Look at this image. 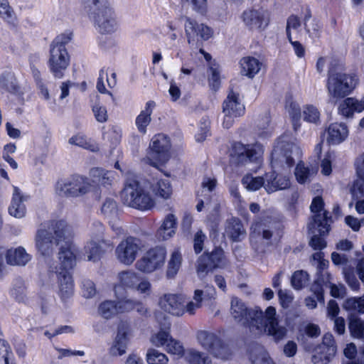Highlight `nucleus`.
<instances>
[{
    "label": "nucleus",
    "instance_id": "obj_1",
    "mask_svg": "<svg viewBox=\"0 0 364 364\" xmlns=\"http://www.w3.org/2000/svg\"><path fill=\"white\" fill-rule=\"evenodd\" d=\"M230 312L235 322L248 327L255 335L266 334L275 341L284 339L287 335V330L279 325L276 309L273 306H268L264 311L258 307L248 309L241 299L233 297Z\"/></svg>",
    "mask_w": 364,
    "mask_h": 364
},
{
    "label": "nucleus",
    "instance_id": "obj_2",
    "mask_svg": "<svg viewBox=\"0 0 364 364\" xmlns=\"http://www.w3.org/2000/svg\"><path fill=\"white\" fill-rule=\"evenodd\" d=\"M302 151L295 143L280 140L277 143L271 155V164L274 169L272 173L265 175L264 188L268 193L277 190H284L290 187L291 181L288 175H282L277 171L280 169L288 172L296 161H299Z\"/></svg>",
    "mask_w": 364,
    "mask_h": 364
},
{
    "label": "nucleus",
    "instance_id": "obj_3",
    "mask_svg": "<svg viewBox=\"0 0 364 364\" xmlns=\"http://www.w3.org/2000/svg\"><path fill=\"white\" fill-rule=\"evenodd\" d=\"M89 19L101 34L114 33L119 26L117 14L108 0H80Z\"/></svg>",
    "mask_w": 364,
    "mask_h": 364
},
{
    "label": "nucleus",
    "instance_id": "obj_4",
    "mask_svg": "<svg viewBox=\"0 0 364 364\" xmlns=\"http://www.w3.org/2000/svg\"><path fill=\"white\" fill-rule=\"evenodd\" d=\"M74 235L73 228L64 220L55 221L49 230L40 229L36 235V247L38 252L49 259L60 241L69 240Z\"/></svg>",
    "mask_w": 364,
    "mask_h": 364
},
{
    "label": "nucleus",
    "instance_id": "obj_5",
    "mask_svg": "<svg viewBox=\"0 0 364 364\" xmlns=\"http://www.w3.org/2000/svg\"><path fill=\"white\" fill-rule=\"evenodd\" d=\"M105 227L100 221L92 223L90 229V238L87 241L84 251L88 261L96 262L101 259L105 253L111 250L113 244L105 238Z\"/></svg>",
    "mask_w": 364,
    "mask_h": 364
},
{
    "label": "nucleus",
    "instance_id": "obj_6",
    "mask_svg": "<svg viewBox=\"0 0 364 364\" xmlns=\"http://www.w3.org/2000/svg\"><path fill=\"white\" fill-rule=\"evenodd\" d=\"M121 198L125 205L139 210H149L154 205V200L134 178H127Z\"/></svg>",
    "mask_w": 364,
    "mask_h": 364
},
{
    "label": "nucleus",
    "instance_id": "obj_7",
    "mask_svg": "<svg viewBox=\"0 0 364 364\" xmlns=\"http://www.w3.org/2000/svg\"><path fill=\"white\" fill-rule=\"evenodd\" d=\"M327 89L330 96L334 98H341L349 95L358 83L355 75L343 73H335L333 63L328 71Z\"/></svg>",
    "mask_w": 364,
    "mask_h": 364
},
{
    "label": "nucleus",
    "instance_id": "obj_8",
    "mask_svg": "<svg viewBox=\"0 0 364 364\" xmlns=\"http://www.w3.org/2000/svg\"><path fill=\"white\" fill-rule=\"evenodd\" d=\"M274 224L269 220L255 221L251 226L250 245L257 255L265 252L271 244Z\"/></svg>",
    "mask_w": 364,
    "mask_h": 364
},
{
    "label": "nucleus",
    "instance_id": "obj_9",
    "mask_svg": "<svg viewBox=\"0 0 364 364\" xmlns=\"http://www.w3.org/2000/svg\"><path fill=\"white\" fill-rule=\"evenodd\" d=\"M91 188L92 185L86 177L74 175L58 181L55 193L61 197L76 198L89 193Z\"/></svg>",
    "mask_w": 364,
    "mask_h": 364
},
{
    "label": "nucleus",
    "instance_id": "obj_10",
    "mask_svg": "<svg viewBox=\"0 0 364 364\" xmlns=\"http://www.w3.org/2000/svg\"><path fill=\"white\" fill-rule=\"evenodd\" d=\"M118 282L114 286L115 296L119 297V290H136L140 294H149L151 283L144 278H141L138 273L133 270L122 271L117 274Z\"/></svg>",
    "mask_w": 364,
    "mask_h": 364
},
{
    "label": "nucleus",
    "instance_id": "obj_11",
    "mask_svg": "<svg viewBox=\"0 0 364 364\" xmlns=\"http://www.w3.org/2000/svg\"><path fill=\"white\" fill-rule=\"evenodd\" d=\"M245 112V107L238 92L230 89L223 102V127L230 128L236 119L242 117Z\"/></svg>",
    "mask_w": 364,
    "mask_h": 364
},
{
    "label": "nucleus",
    "instance_id": "obj_12",
    "mask_svg": "<svg viewBox=\"0 0 364 364\" xmlns=\"http://www.w3.org/2000/svg\"><path fill=\"white\" fill-rule=\"evenodd\" d=\"M142 249L143 245L139 238L129 236L117 245L114 250V255L120 264L124 266H131Z\"/></svg>",
    "mask_w": 364,
    "mask_h": 364
},
{
    "label": "nucleus",
    "instance_id": "obj_13",
    "mask_svg": "<svg viewBox=\"0 0 364 364\" xmlns=\"http://www.w3.org/2000/svg\"><path fill=\"white\" fill-rule=\"evenodd\" d=\"M166 257L164 247L157 246L150 248L136 261L135 268L142 273L151 274L164 266Z\"/></svg>",
    "mask_w": 364,
    "mask_h": 364
},
{
    "label": "nucleus",
    "instance_id": "obj_14",
    "mask_svg": "<svg viewBox=\"0 0 364 364\" xmlns=\"http://www.w3.org/2000/svg\"><path fill=\"white\" fill-rule=\"evenodd\" d=\"M264 150L259 144L244 145L235 143L230 154L231 160L238 165H247L249 163H257L260 161Z\"/></svg>",
    "mask_w": 364,
    "mask_h": 364
},
{
    "label": "nucleus",
    "instance_id": "obj_15",
    "mask_svg": "<svg viewBox=\"0 0 364 364\" xmlns=\"http://www.w3.org/2000/svg\"><path fill=\"white\" fill-rule=\"evenodd\" d=\"M309 234L312 237L309 241V245L315 250L324 249L326 242L321 236L327 234L330 230L329 218L326 213L316 215L308 225Z\"/></svg>",
    "mask_w": 364,
    "mask_h": 364
},
{
    "label": "nucleus",
    "instance_id": "obj_16",
    "mask_svg": "<svg viewBox=\"0 0 364 364\" xmlns=\"http://www.w3.org/2000/svg\"><path fill=\"white\" fill-rule=\"evenodd\" d=\"M133 336V329L129 322L121 321L117 327L109 352L112 356H122L127 353L129 341Z\"/></svg>",
    "mask_w": 364,
    "mask_h": 364
},
{
    "label": "nucleus",
    "instance_id": "obj_17",
    "mask_svg": "<svg viewBox=\"0 0 364 364\" xmlns=\"http://www.w3.org/2000/svg\"><path fill=\"white\" fill-rule=\"evenodd\" d=\"M196 337L199 344L215 357L221 359L228 358V348L223 344L215 333L208 331H200L197 333Z\"/></svg>",
    "mask_w": 364,
    "mask_h": 364
},
{
    "label": "nucleus",
    "instance_id": "obj_18",
    "mask_svg": "<svg viewBox=\"0 0 364 364\" xmlns=\"http://www.w3.org/2000/svg\"><path fill=\"white\" fill-rule=\"evenodd\" d=\"M228 262L221 248H216L210 253H204L198 259L197 272L204 276L209 271L216 268H224Z\"/></svg>",
    "mask_w": 364,
    "mask_h": 364
},
{
    "label": "nucleus",
    "instance_id": "obj_19",
    "mask_svg": "<svg viewBox=\"0 0 364 364\" xmlns=\"http://www.w3.org/2000/svg\"><path fill=\"white\" fill-rule=\"evenodd\" d=\"M151 153L150 164L153 166H157L158 164H164L169 159L168 150L170 149V141L168 138L162 134L155 135L150 144Z\"/></svg>",
    "mask_w": 364,
    "mask_h": 364
},
{
    "label": "nucleus",
    "instance_id": "obj_20",
    "mask_svg": "<svg viewBox=\"0 0 364 364\" xmlns=\"http://www.w3.org/2000/svg\"><path fill=\"white\" fill-rule=\"evenodd\" d=\"M70 63V56L66 48L50 46V57L48 67L51 73L56 78H62L64 71Z\"/></svg>",
    "mask_w": 364,
    "mask_h": 364
},
{
    "label": "nucleus",
    "instance_id": "obj_21",
    "mask_svg": "<svg viewBox=\"0 0 364 364\" xmlns=\"http://www.w3.org/2000/svg\"><path fill=\"white\" fill-rule=\"evenodd\" d=\"M48 272L55 273L58 278V295L63 301L70 299L74 292V284L70 272L59 271L58 266L50 261L48 263Z\"/></svg>",
    "mask_w": 364,
    "mask_h": 364
},
{
    "label": "nucleus",
    "instance_id": "obj_22",
    "mask_svg": "<svg viewBox=\"0 0 364 364\" xmlns=\"http://www.w3.org/2000/svg\"><path fill=\"white\" fill-rule=\"evenodd\" d=\"M244 25L250 30H264L269 24V16L264 10L249 9L240 16Z\"/></svg>",
    "mask_w": 364,
    "mask_h": 364
},
{
    "label": "nucleus",
    "instance_id": "obj_23",
    "mask_svg": "<svg viewBox=\"0 0 364 364\" xmlns=\"http://www.w3.org/2000/svg\"><path fill=\"white\" fill-rule=\"evenodd\" d=\"M185 20V32L189 44L193 42L196 38L206 41L212 36V30L208 26L203 23L198 24L188 17H186Z\"/></svg>",
    "mask_w": 364,
    "mask_h": 364
},
{
    "label": "nucleus",
    "instance_id": "obj_24",
    "mask_svg": "<svg viewBox=\"0 0 364 364\" xmlns=\"http://www.w3.org/2000/svg\"><path fill=\"white\" fill-rule=\"evenodd\" d=\"M30 196L23 193L17 186H13V193L8 211L11 216L21 219L26 215V207L24 204Z\"/></svg>",
    "mask_w": 364,
    "mask_h": 364
},
{
    "label": "nucleus",
    "instance_id": "obj_25",
    "mask_svg": "<svg viewBox=\"0 0 364 364\" xmlns=\"http://www.w3.org/2000/svg\"><path fill=\"white\" fill-rule=\"evenodd\" d=\"M183 303L184 297L181 294H165L159 299V306L162 309L177 316L183 315Z\"/></svg>",
    "mask_w": 364,
    "mask_h": 364
},
{
    "label": "nucleus",
    "instance_id": "obj_26",
    "mask_svg": "<svg viewBox=\"0 0 364 364\" xmlns=\"http://www.w3.org/2000/svg\"><path fill=\"white\" fill-rule=\"evenodd\" d=\"M58 259L60 266L58 267L59 271L70 272L76 264V250L73 244L66 243L60 248Z\"/></svg>",
    "mask_w": 364,
    "mask_h": 364
},
{
    "label": "nucleus",
    "instance_id": "obj_27",
    "mask_svg": "<svg viewBox=\"0 0 364 364\" xmlns=\"http://www.w3.org/2000/svg\"><path fill=\"white\" fill-rule=\"evenodd\" d=\"M327 134L328 142L337 145L346 139L348 136V129L345 123H332L327 129Z\"/></svg>",
    "mask_w": 364,
    "mask_h": 364
},
{
    "label": "nucleus",
    "instance_id": "obj_28",
    "mask_svg": "<svg viewBox=\"0 0 364 364\" xmlns=\"http://www.w3.org/2000/svg\"><path fill=\"white\" fill-rule=\"evenodd\" d=\"M177 218L173 213H169L162 221L160 228L158 229L156 236L160 240H166L176 234L177 228Z\"/></svg>",
    "mask_w": 364,
    "mask_h": 364
},
{
    "label": "nucleus",
    "instance_id": "obj_29",
    "mask_svg": "<svg viewBox=\"0 0 364 364\" xmlns=\"http://www.w3.org/2000/svg\"><path fill=\"white\" fill-rule=\"evenodd\" d=\"M4 256L7 264L16 266H25L31 259V256L22 247L5 250Z\"/></svg>",
    "mask_w": 364,
    "mask_h": 364
},
{
    "label": "nucleus",
    "instance_id": "obj_30",
    "mask_svg": "<svg viewBox=\"0 0 364 364\" xmlns=\"http://www.w3.org/2000/svg\"><path fill=\"white\" fill-rule=\"evenodd\" d=\"M225 234L234 242H238L245 238L246 231L242 222L237 218H231L227 221Z\"/></svg>",
    "mask_w": 364,
    "mask_h": 364
},
{
    "label": "nucleus",
    "instance_id": "obj_31",
    "mask_svg": "<svg viewBox=\"0 0 364 364\" xmlns=\"http://www.w3.org/2000/svg\"><path fill=\"white\" fill-rule=\"evenodd\" d=\"M217 184V181L215 178L204 177L203 178L200 191V194H198V197H203L204 198H199V201L196 205L198 211L200 212L204 206L205 203H208L210 201V193L215 189Z\"/></svg>",
    "mask_w": 364,
    "mask_h": 364
},
{
    "label": "nucleus",
    "instance_id": "obj_32",
    "mask_svg": "<svg viewBox=\"0 0 364 364\" xmlns=\"http://www.w3.org/2000/svg\"><path fill=\"white\" fill-rule=\"evenodd\" d=\"M171 323L165 318L164 323L161 325L160 330L157 333H153L150 338V342L156 347H166L168 341L171 338L170 335Z\"/></svg>",
    "mask_w": 364,
    "mask_h": 364
},
{
    "label": "nucleus",
    "instance_id": "obj_33",
    "mask_svg": "<svg viewBox=\"0 0 364 364\" xmlns=\"http://www.w3.org/2000/svg\"><path fill=\"white\" fill-rule=\"evenodd\" d=\"M156 104L154 101H149L146 102L145 108L141 112L136 119V125L139 132L145 134L146 132V127L151 122V115Z\"/></svg>",
    "mask_w": 364,
    "mask_h": 364
},
{
    "label": "nucleus",
    "instance_id": "obj_34",
    "mask_svg": "<svg viewBox=\"0 0 364 364\" xmlns=\"http://www.w3.org/2000/svg\"><path fill=\"white\" fill-rule=\"evenodd\" d=\"M262 63L254 57H245L240 60L241 73L248 77H253L262 68Z\"/></svg>",
    "mask_w": 364,
    "mask_h": 364
},
{
    "label": "nucleus",
    "instance_id": "obj_35",
    "mask_svg": "<svg viewBox=\"0 0 364 364\" xmlns=\"http://www.w3.org/2000/svg\"><path fill=\"white\" fill-rule=\"evenodd\" d=\"M151 189L153 193L164 200H168L173 194V188L168 179H159L154 183Z\"/></svg>",
    "mask_w": 364,
    "mask_h": 364
},
{
    "label": "nucleus",
    "instance_id": "obj_36",
    "mask_svg": "<svg viewBox=\"0 0 364 364\" xmlns=\"http://www.w3.org/2000/svg\"><path fill=\"white\" fill-rule=\"evenodd\" d=\"M68 143L71 145L77 146L79 147L87 149L89 151L96 152L99 151V146L96 142L82 133H78L72 136Z\"/></svg>",
    "mask_w": 364,
    "mask_h": 364
},
{
    "label": "nucleus",
    "instance_id": "obj_37",
    "mask_svg": "<svg viewBox=\"0 0 364 364\" xmlns=\"http://www.w3.org/2000/svg\"><path fill=\"white\" fill-rule=\"evenodd\" d=\"M117 304L119 314L129 312L134 309H136L141 315L145 314L146 312V309L143 304L137 300L126 299L119 300L117 301Z\"/></svg>",
    "mask_w": 364,
    "mask_h": 364
},
{
    "label": "nucleus",
    "instance_id": "obj_38",
    "mask_svg": "<svg viewBox=\"0 0 364 364\" xmlns=\"http://www.w3.org/2000/svg\"><path fill=\"white\" fill-rule=\"evenodd\" d=\"M182 255L178 248L175 249L171 254L166 269V277L168 279L174 278L181 268Z\"/></svg>",
    "mask_w": 364,
    "mask_h": 364
},
{
    "label": "nucleus",
    "instance_id": "obj_39",
    "mask_svg": "<svg viewBox=\"0 0 364 364\" xmlns=\"http://www.w3.org/2000/svg\"><path fill=\"white\" fill-rule=\"evenodd\" d=\"M90 175L94 183H97L105 186L110 185L114 179V172L106 171L101 168H92Z\"/></svg>",
    "mask_w": 364,
    "mask_h": 364
},
{
    "label": "nucleus",
    "instance_id": "obj_40",
    "mask_svg": "<svg viewBox=\"0 0 364 364\" xmlns=\"http://www.w3.org/2000/svg\"><path fill=\"white\" fill-rule=\"evenodd\" d=\"M294 174L297 181L303 184L311 180V178L316 174V171L314 168H309L303 162L299 161L295 168Z\"/></svg>",
    "mask_w": 364,
    "mask_h": 364
},
{
    "label": "nucleus",
    "instance_id": "obj_41",
    "mask_svg": "<svg viewBox=\"0 0 364 364\" xmlns=\"http://www.w3.org/2000/svg\"><path fill=\"white\" fill-rule=\"evenodd\" d=\"M0 87L11 93L18 91V86L14 73L6 71L0 75Z\"/></svg>",
    "mask_w": 364,
    "mask_h": 364
},
{
    "label": "nucleus",
    "instance_id": "obj_42",
    "mask_svg": "<svg viewBox=\"0 0 364 364\" xmlns=\"http://www.w3.org/2000/svg\"><path fill=\"white\" fill-rule=\"evenodd\" d=\"M99 314L105 319H109L119 314L116 301L107 300L102 302L98 307Z\"/></svg>",
    "mask_w": 364,
    "mask_h": 364
},
{
    "label": "nucleus",
    "instance_id": "obj_43",
    "mask_svg": "<svg viewBox=\"0 0 364 364\" xmlns=\"http://www.w3.org/2000/svg\"><path fill=\"white\" fill-rule=\"evenodd\" d=\"M252 364H274L267 352L262 347L255 348L250 353Z\"/></svg>",
    "mask_w": 364,
    "mask_h": 364
},
{
    "label": "nucleus",
    "instance_id": "obj_44",
    "mask_svg": "<svg viewBox=\"0 0 364 364\" xmlns=\"http://www.w3.org/2000/svg\"><path fill=\"white\" fill-rule=\"evenodd\" d=\"M186 358L191 364H211V360L208 355L195 349L188 350Z\"/></svg>",
    "mask_w": 364,
    "mask_h": 364
},
{
    "label": "nucleus",
    "instance_id": "obj_45",
    "mask_svg": "<svg viewBox=\"0 0 364 364\" xmlns=\"http://www.w3.org/2000/svg\"><path fill=\"white\" fill-rule=\"evenodd\" d=\"M285 107L289 114L292 118L294 129L296 131L300 127V124L299 123L301 117V110L299 106L295 102H293L291 100H287L286 102Z\"/></svg>",
    "mask_w": 364,
    "mask_h": 364
},
{
    "label": "nucleus",
    "instance_id": "obj_46",
    "mask_svg": "<svg viewBox=\"0 0 364 364\" xmlns=\"http://www.w3.org/2000/svg\"><path fill=\"white\" fill-rule=\"evenodd\" d=\"M242 184L248 190L255 191L259 189L262 186L266 184L265 178L262 177H253L252 175L247 174L245 176L242 180Z\"/></svg>",
    "mask_w": 364,
    "mask_h": 364
},
{
    "label": "nucleus",
    "instance_id": "obj_47",
    "mask_svg": "<svg viewBox=\"0 0 364 364\" xmlns=\"http://www.w3.org/2000/svg\"><path fill=\"white\" fill-rule=\"evenodd\" d=\"M101 212L107 219L115 218L118 214L116 201L112 198H107L102 203Z\"/></svg>",
    "mask_w": 364,
    "mask_h": 364
},
{
    "label": "nucleus",
    "instance_id": "obj_48",
    "mask_svg": "<svg viewBox=\"0 0 364 364\" xmlns=\"http://www.w3.org/2000/svg\"><path fill=\"white\" fill-rule=\"evenodd\" d=\"M146 361L149 364H167L168 358L158 350L149 348L146 353Z\"/></svg>",
    "mask_w": 364,
    "mask_h": 364
},
{
    "label": "nucleus",
    "instance_id": "obj_49",
    "mask_svg": "<svg viewBox=\"0 0 364 364\" xmlns=\"http://www.w3.org/2000/svg\"><path fill=\"white\" fill-rule=\"evenodd\" d=\"M349 329L353 337L363 338L364 336V321L355 316H352L349 322Z\"/></svg>",
    "mask_w": 364,
    "mask_h": 364
},
{
    "label": "nucleus",
    "instance_id": "obj_50",
    "mask_svg": "<svg viewBox=\"0 0 364 364\" xmlns=\"http://www.w3.org/2000/svg\"><path fill=\"white\" fill-rule=\"evenodd\" d=\"M318 348L327 350L328 356H335L337 348L333 335L331 333H326L323 337L322 343Z\"/></svg>",
    "mask_w": 364,
    "mask_h": 364
},
{
    "label": "nucleus",
    "instance_id": "obj_51",
    "mask_svg": "<svg viewBox=\"0 0 364 364\" xmlns=\"http://www.w3.org/2000/svg\"><path fill=\"white\" fill-rule=\"evenodd\" d=\"M309 274L303 270L295 272L291 279V286L295 289H301L307 284Z\"/></svg>",
    "mask_w": 364,
    "mask_h": 364
},
{
    "label": "nucleus",
    "instance_id": "obj_52",
    "mask_svg": "<svg viewBox=\"0 0 364 364\" xmlns=\"http://www.w3.org/2000/svg\"><path fill=\"white\" fill-rule=\"evenodd\" d=\"M301 27V22L299 18L296 16H291L289 17L287 23V35L289 42H291L292 35H297L299 32Z\"/></svg>",
    "mask_w": 364,
    "mask_h": 364
},
{
    "label": "nucleus",
    "instance_id": "obj_53",
    "mask_svg": "<svg viewBox=\"0 0 364 364\" xmlns=\"http://www.w3.org/2000/svg\"><path fill=\"white\" fill-rule=\"evenodd\" d=\"M343 307L348 311H355L359 313H364V296L348 299L345 301Z\"/></svg>",
    "mask_w": 364,
    "mask_h": 364
},
{
    "label": "nucleus",
    "instance_id": "obj_54",
    "mask_svg": "<svg viewBox=\"0 0 364 364\" xmlns=\"http://www.w3.org/2000/svg\"><path fill=\"white\" fill-rule=\"evenodd\" d=\"M324 274H326L327 276L326 282L330 283V274L328 272H324ZM322 283H326L324 279H321L318 278L314 282V283L311 287V291L314 293L317 301L320 302L324 301Z\"/></svg>",
    "mask_w": 364,
    "mask_h": 364
},
{
    "label": "nucleus",
    "instance_id": "obj_55",
    "mask_svg": "<svg viewBox=\"0 0 364 364\" xmlns=\"http://www.w3.org/2000/svg\"><path fill=\"white\" fill-rule=\"evenodd\" d=\"M164 350L169 354H172L178 357L184 354V348L181 343L174 339L172 336L166 344Z\"/></svg>",
    "mask_w": 364,
    "mask_h": 364
},
{
    "label": "nucleus",
    "instance_id": "obj_56",
    "mask_svg": "<svg viewBox=\"0 0 364 364\" xmlns=\"http://www.w3.org/2000/svg\"><path fill=\"white\" fill-rule=\"evenodd\" d=\"M0 17L8 22L15 18V14L7 0H0Z\"/></svg>",
    "mask_w": 364,
    "mask_h": 364
},
{
    "label": "nucleus",
    "instance_id": "obj_57",
    "mask_svg": "<svg viewBox=\"0 0 364 364\" xmlns=\"http://www.w3.org/2000/svg\"><path fill=\"white\" fill-rule=\"evenodd\" d=\"M303 115L304 119L306 122L316 124L319 121L320 114L314 106H306L303 111Z\"/></svg>",
    "mask_w": 364,
    "mask_h": 364
},
{
    "label": "nucleus",
    "instance_id": "obj_58",
    "mask_svg": "<svg viewBox=\"0 0 364 364\" xmlns=\"http://www.w3.org/2000/svg\"><path fill=\"white\" fill-rule=\"evenodd\" d=\"M3 359L5 364H14L13 363V353L9 344L0 339V359Z\"/></svg>",
    "mask_w": 364,
    "mask_h": 364
},
{
    "label": "nucleus",
    "instance_id": "obj_59",
    "mask_svg": "<svg viewBox=\"0 0 364 364\" xmlns=\"http://www.w3.org/2000/svg\"><path fill=\"white\" fill-rule=\"evenodd\" d=\"M323 201L322 198L320 196L315 197L313 199L312 203L310 205L311 211L313 213H314V215L312 218H314L316 215H318V214L323 215V214L326 213L327 217L329 218V224H330L331 222V217L328 216V213L327 211L323 210ZM313 218H311V220Z\"/></svg>",
    "mask_w": 364,
    "mask_h": 364
},
{
    "label": "nucleus",
    "instance_id": "obj_60",
    "mask_svg": "<svg viewBox=\"0 0 364 364\" xmlns=\"http://www.w3.org/2000/svg\"><path fill=\"white\" fill-rule=\"evenodd\" d=\"M338 112L346 117H352L355 112L353 108V97H348L344 100L338 107Z\"/></svg>",
    "mask_w": 364,
    "mask_h": 364
},
{
    "label": "nucleus",
    "instance_id": "obj_61",
    "mask_svg": "<svg viewBox=\"0 0 364 364\" xmlns=\"http://www.w3.org/2000/svg\"><path fill=\"white\" fill-rule=\"evenodd\" d=\"M334 356H328L327 350L317 348L311 360L314 364H328Z\"/></svg>",
    "mask_w": 364,
    "mask_h": 364
},
{
    "label": "nucleus",
    "instance_id": "obj_62",
    "mask_svg": "<svg viewBox=\"0 0 364 364\" xmlns=\"http://www.w3.org/2000/svg\"><path fill=\"white\" fill-rule=\"evenodd\" d=\"M95 117L98 122L104 123L108 119L107 111L105 107L96 104L92 107Z\"/></svg>",
    "mask_w": 364,
    "mask_h": 364
},
{
    "label": "nucleus",
    "instance_id": "obj_63",
    "mask_svg": "<svg viewBox=\"0 0 364 364\" xmlns=\"http://www.w3.org/2000/svg\"><path fill=\"white\" fill-rule=\"evenodd\" d=\"M73 34L71 32H65L58 35L51 43L50 46L66 48L65 46L71 41Z\"/></svg>",
    "mask_w": 364,
    "mask_h": 364
},
{
    "label": "nucleus",
    "instance_id": "obj_64",
    "mask_svg": "<svg viewBox=\"0 0 364 364\" xmlns=\"http://www.w3.org/2000/svg\"><path fill=\"white\" fill-rule=\"evenodd\" d=\"M82 292L85 298H92L96 294L95 285L90 279H83L82 282Z\"/></svg>",
    "mask_w": 364,
    "mask_h": 364
}]
</instances>
